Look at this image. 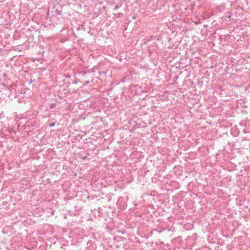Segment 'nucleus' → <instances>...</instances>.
<instances>
[{"label": "nucleus", "instance_id": "obj_8", "mask_svg": "<svg viewBox=\"0 0 250 250\" xmlns=\"http://www.w3.org/2000/svg\"><path fill=\"white\" fill-rule=\"evenodd\" d=\"M118 9V7L117 5H116V6L114 7V8L113 10H114V11H115L116 10H117V9Z\"/></svg>", "mask_w": 250, "mask_h": 250}, {"label": "nucleus", "instance_id": "obj_1", "mask_svg": "<svg viewBox=\"0 0 250 250\" xmlns=\"http://www.w3.org/2000/svg\"><path fill=\"white\" fill-rule=\"evenodd\" d=\"M114 15H115L116 17H117L118 18H121L123 17V14L121 12L118 13L117 14H113Z\"/></svg>", "mask_w": 250, "mask_h": 250}, {"label": "nucleus", "instance_id": "obj_3", "mask_svg": "<svg viewBox=\"0 0 250 250\" xmlns=\"http://www.w3.org/2000/svg\"><path fill=\"white\" fill-rule=\"evenodd\" d=\"M55 122H52V123L50 124L49 126L50 127H53V126H55Z\"/></svg>", "mask_w": 250, "mask_h": 250}, {"label": "nucleus", "instance_id": "obj_7", "mask_svg": "<svg viewBox=\"0 0 250 250\" xmlns=\"http://www.w3.org/2000/svg\"><path fill=\"white\" fill-rule=\"evenodd\" d=\"M55 106V103H53V104H51L50 107H51V108H53V107H54Z\"/></svg>", "mask_w": 250, "mask_h": 250}, {"label": "nucleus", "instance_id": "obj_9", "mask_svg": "<svg viewBox=\"0 0 250 250\" xmlns=\"http://www.w3.org/2000/svg\"><path fill=\"white\" fill-rule=\"evenodd\" d=\"M66 77H67V78H70V75H67V76H66Z\"/></svg>", "mask_w": 250, "mask_h": 250}, {"label": "nucleus", "instance_id": "obj_2", "mask_svg": "<svg viewBox=\"0 0 250 250\" xmlns=\"http://www.w3.org/2000/svg\"><path fill=\"white\" fill-rule=\"evenodd\" d=\"M55 12L57 15H62V11H61V10L56 9L55 11Z\"/></svg>", "mask_w": 250, "mask_h": 250}, {"label": "nucleus", "instance_id": "obj_6", "mask_svg": "<svg viewBox=\"0 0 250 250\" xmlns=\"http://www.w3.org/2000/svg\"><path fill=\"white\" fill-rule=\"evenodd\" d=\"M127 5L125 4L124 7L123 8L124 11H125L126 10V9H127Z\"/></svg>", "mask_w": 250, "mask_h": 250}, {"label": "nucleus", "instance_id": "obj_5", "mask_svg": "<svg viewBox=\"0 0 250 250\" xmlns=\"http://www.w3.org/2000/svg\"><path fill=\"white\" fill-rule=\"evenodd\" d=\"M118 7V8H119L120 7H121L123 5V3H121L120 4H118L117 5H116Z\"/></svg>", "mask_w": 250, "mask_h": 250}, {"label": "nucleus", "instance_id": "obj_10", "mask_svg": "<svg viewBox=\"0 0 250 250\" xmlns=\"http://www.w3.org/2000/svg\"><path fill=\"white\" fill-rule=\"evenodd\" d=\"M80 27H78L77 28V30H80Z\"/></svg>", "mask_w": 250, "mask_h": 250}, {"label": "nucleus", "instance_id": "obj_4", "mask_svg": "<svg viewBox=\"0 0 250 250\" xmlns=\"http://www.w3.org/2000/svg\"><path fill=\"white\" fill-rule=\"evenodd\" d=\"M231 13H228V15L226 16L227 18H230L231 17Z\"/></svg>", "mask_w": 250, "mask_h": 250}]
</instances>
